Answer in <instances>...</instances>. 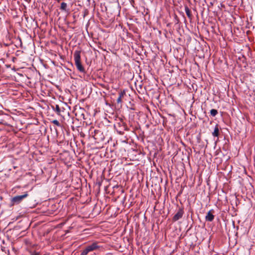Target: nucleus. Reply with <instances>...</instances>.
Masks as SVG:
<instances>
[{
  "instance_id": "f257e3e1",
  "label": "nucleus",
  "mask_w": 255,
  "mask_h": 255,
  "mask_svg": "<svg viewBox=\"0 0 255 255\" xmlns=\"http://www.w3.org/2000/svg\"><path fill=\"white\" fill-rule=\"evenodd\" d=\"M102 246L99 242H94L86 246L81 251L80 255H87L90 252L100 250Z\"/></svg>"
},
{
  "instance_id": "f03ea898",
  "label": "nucleus",
  "mask_w": 255,
  "mask_h": 255,
  "mask_svg": "<svg viewBox=\"0 0 255 255\" xmlns=\"http://www.w3.org/2000/svg\"><path fill=\"white\" fill-rule=\"evenodd\" d=\"M114 128L120 134H124L125 131L128 130V128L123 119L119 120L115 124Z\"/></svg>"
},
{
  "instance_id": "7ed1b4c3",
  "label": "nucleus",
  "mask_w": 255,
  "mask_h": 255,
  "mask_svg": "<svg viewBox=\"0 0 255 255\" xmlns=\"http://www.w3.org/2000/svg\"><path fill=\"white\" fill-rule=\"evenodd\" d=\"M75 66L77 69L82 73H85V70L81 62V51L76 50L74 53Z\"/></svg>"
},
{
  "instance_id": "20e7f679",
  "label": "nucleus",
  "mask_w": 255,
  "mask_h": 255,
  "mask_svg": "<svg viewBox=\"0 0 255 255\" xmlns=\"http://www.w3.org/2000/svg\"><path fill=\"white\" fill-rule=\"evenodd\" d=\"M28 192H26L23 195H17V196L13 197L11 199V201H10L11 205L13 206L15 204H18L23 200V199L27 197L28 196Z\"/></svg>"
},
{
  "instance_id": "39448f33",
  "label": "nucleus",
  "mask_w": 255,
  "mask_h": 255,
  "mask_svg": "<svg viewBox=\"0 0 255 255\" xmlns=\"http://www.w3.org/2000/svg\"><path fill=\"white\" fill-rule=\"evenodd\" d=\"M184 213L183 208H179L177 213L173 217L172 220L173 222H176L181 219Z\"/></svg>"
},
{
  "instance_id": "423d86ee",
  "label": "nucleus",
  "mask_w": 255,
  "mask_h": 255,
  "mask_svg": "<svg viewBox=\"0 0 255 255\" xmlns=\"http://www.w3.org/2000/svg\"><path fill=\"white\" fill-rule=\"evenodd\" d=\"M214 211L212 209L210 210L207 214V215L205 216V220L206 221L208 222H212L214 219L215 216L214 215Z\"/></svg>"
},
{
  "instance_id": "0eeeda50",
  "label": "nucleus",
  "mask_w": 255,
  "mask_h": 255,
  "mask_svg": "<svg viewBox=\"0 0 255 255\" xmlns=\"http://www.w3.org/2000/svg\"><path fill=\"white\" fill-rule=\"evenodd\" d=\"M85 112L84 109H80L79 111H77L75 113V116L78 117V120H85V114L84 112Z\"/></svg>"
},
{
  "instance_id": "6e6552de",
  "label": "nucleus",
  "mask_w": 255,
  "mask_h": 255,
  "mask_svg": "<svg viewBox=\"0 0 255 255\" xmlns=\"http://www.w3.org/2000/svg\"><path fill=\"white\" fill-rule=\"evenodd\" d=\"M51 107L58 115H61V112H63L65 110L63 107H60L58 105H56L55 106H51Z\"/></svg>"
},
{
  "instance_id": "1a4fd4ad",
  "label": "nucleus",
  "mask_w": 255,
  "mask_h": 255,
  "mask_svg": "<svg viewBox=\"0 0 255 255\" xmlns=\"http://www.w3.org/2000/svg\"><path fill=\"white\" fill-rule=\"evenodd\" d=\"M67 7H68L67 4L66 3H65V2H62L61 3L60 7V9L61 11H65V12H69V9Z\"/></svg>"
},
{
  "instance_id": "9d476101",
  "label": "nucleus",
  "mask_w": 255,
  "mask_h": 255,
  "mask_svg": "<svg viewBox=\"0 0 255 255\" xmlns=\"http://www.w3.org/2000/svg\"><path fill=\"white\" fill-rule=\"evenodd\" d=\"M126 95V91L125 90H123V91H121L120 93H119V97L117 99V103H122V98Z\"/></svg>"
},
{
  "instance_id": "9b49d317",
  "label": "nucleus",
  "mask_w": 255,
  "mask_h": 255,
  "mask_svg": "<svg viewBox=\"0 0 255 255\" xmlns=\"http://www.w3.org/2000/svg\"><path fill=\"white\" fill-rule=\"evenodd\" d=\"M185 11L186 14L187 16H188V17L190 20H192L193 16L191 13V10H190V9L189 8V7H188L187 5L185 6Z\"/></svg>"
},
{
  "instance_id": "f8f14e48",
  "label": "nucleus",
  "mask_w": 255,
  "mask_h": 255,
  "mask_svg": "<svg viewBox=\"0 0 255 255\" xmlns=\"http://www.w3.org/2000/svg\"><path fill=\"white\" fill-rule=\"evenodd\" d=\"M212 135L215 137H218L219 135V125L217 124L214 128V131L212 132Z\"/></svg>"
},
{
  "instance_id": "ddd939ff",
  "label": "nucleus",
  "mask_w": 255,
  "mask_h": 255,
  "mask_svg": "<svg viewBox=\"0 0 255 255\" xmlns=\"http://www.w3.org/2000/svg\"><path fill=\"white\" fill-rule=\"evenodd\" d=\"M51 209H48V211L50 214L54 213L57 209L56 205H52L51 207Z\"/></svg>"
},
{
  "instance_id": "4468645a",
  "label": "nucleus",
  "mask_w": 255,
  "mask_h": 255,
  "mask_svg": "<svg viewBox=\"0 0 255 255\" xmlns=\"http://www.w3.org/2000/svg\"><path fill=\"white\" fill-rule=\"evenodd\" d=\"M210 114L213 117H215L218 114V111L216 109H212L210 111Z\"/></svg>"
},
{
  "instance_id": "2eb2a0df",
  "label": "nucleus",
  "mask_w": 255,
  "mask_h": 255,
  "mask_svg": "<svg viewBox=\"0 0 255 255\" xmlns=\"http://www.w3.org/2000/svg\"><path fill=\"white\" fill-rule=\"evenodd\" d=\"M52 123L53 124H54V125H56L58 127H61V125L60 124V123L59 122V121H58L57 120H53Z\"/></svg>"
},
{
  "instance_id": "dca6fc26",
  "label": "nucleus",
  "mask_w": 255,
  "mask_h": 255,
  "mask_svg": "<svg viewBox=\"0 0 255 255\" xmlns=\"http://www.w3.org/2000/svg\"><path fill=\"white\" fill-rule=\"evenodd\" d=\"M95 134L93 136V137L96 139H98V137H97V134H98L99 132H100L99 130H95Z\"/></svg>"
},
{
  "instance_id": "f3484780",
  "label": "nucleus",
  "mask_w": 255,
  "mask_h": 255,
  "mask_svg": "<svg viewBox=\"0 0 255 255\" xmlns=\"http://www.w3.org/2000/svg\"><path fill=\"white\" fill-rule=\"evenodd\" d=\"M30 255H40L39 253H35L34 254H31Z\"/></svg>"
},
{
  "instance_id": "a211bd4d",
  "label": "nucleus",
  "mask_w": 255,
  "mask_h": 255,
  "mask_svg": "<svg viewBox=\"0 0 255 255\" xmlns=\"http://www.w3.org/2000/svg\"><path fill=\"white\" fill-rule=\"evenodd\" d=\"M175 18L176 19V23L178 22V19H177V16L175 15Z\"/></svg>"
},
{
  "instance_id": "6ab92c4d",
  "label": "nucleus",
  "mask_w": 255,
  "mask_h": 255,
  "mask_svg": "<svg viewBox=\"0 0 255 255\" xmlns=\"http://www.w3.org/2000/svg\"><path fill=\"white\" fill-rule=\"evenodd\" d=\"M142 89V86L141 85H139V88H138V89Z\"/></svg>"
},
{
  "instance_id": "aec40b11",
  "label": "nucleus",
  "mask_w": 255,
  "mask_h": 255,
  "mask_svg": "<svg viewBox=\"0 0 255 255\" xmlns=\"http://www.w3.org/2000/svg\"><path fill=\"white\" fill-rule=\"evenodd\" d=\"M142 89V86L141 85H139V88H138V89Z\"/></svg>"
}]
</instances>
